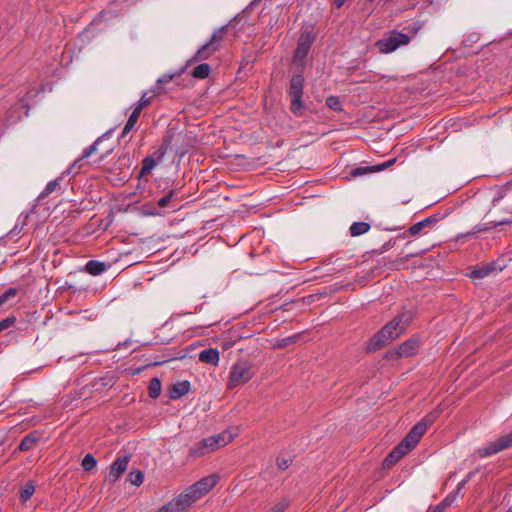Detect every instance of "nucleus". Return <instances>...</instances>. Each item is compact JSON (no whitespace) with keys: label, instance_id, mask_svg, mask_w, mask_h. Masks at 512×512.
<instances>
[{"label":"nucleus","instance_id":"obj_13","mask_svg":"<svg viewBox=\"0 0 512 512\" xmlns=\"http://www.w3.org/2000/svg\"><path fill=\"white\" fill-rule=\"evenodd\" d=\"M245 12L246 11H243L241 14H238L237 16H235V18L229 23V24H226V25H223L221 26L220 28H218L211 36L210 38V42L217 46V49L220 50L221 48V43L223 42L224 40V36L228 30V28L230 26L232 27H236L237 24L242 21V19L244 18V15H245Z\"/></svg>","mask_w":512,"mask_h":512},{"label":"nucleus","instance_id":"obj_59","mask_svg":"<svg viewBox=\"0 0 512 512\" xmlns=\"http://www.w3.org/2000/svg\"><path fill=\"white\" fill-rule=\"evenodd\" d=\"M346 0H333V3L338 7H342Z\"/></svg>","mask_w":512,"mask_h":512},{"label":"nucleus","instance_id":"obj_1","mask_svg":"<svg viewBox=\"0 0 512 512\" xmlns=\"http://www.w3.org/2000/svg\"><path fill=\"white\" fill-rule=\"evenodd\" d=\"M304 77L301 73L290 79V112L297 117H303L309 111L308 105L302 100Z\"/></svg>","mask_w":512,"mask_h":512},{"label":"nucleus","instance_id":"obj_2","mask_svg":"<svg viewBox=\"0 0 512 512\" xmlns=\"http://www.w3.org/2000/svg\"><path fill=\"white\" fill-rule=\"evenodd\" d=\"M314 41L315 35L311 31L304 30L301 33L294 56L290 60V63L293 64L297 69H304L305 59Z\"/></svg>","mask_w":512,"mask_h":512},{"label":"nucleus","instance_id":"obj_44","mask_svg":"<svg viewBox=\"0 0 512 512\" xmlns=\"http://www.w3.org/2000/svg\"><path fill=\"white\" fill-rule=\"evenodd\" d=\"M370 172H374L373 166L357 167L350 172V175L352 177H359Z\"/></svg>","mask_w":512,"mask_h":512},{"label":"nucleus","instance_id":"obj_56","mask_svg":"<svg viewBox=\"0 0 512 512\" xmlns=\"http://www.w3.org/2000/svg\"><path fill=\"white\" fill-rule=\"evenodd\" d=\"M406 260H407V257L402 258V259H399V260L392 261V262L389 264V267H390L391 269H398L399 265H400V264H403Z\"/></svg>","mask_w":512,"mask_h":512},{"label":"nucleus","instance_id":"obj_63","mask_svg":"<svg viewBox=\"0 0 512 512\" xmlns=\"http://www.w3.org/2000/svg\"><path fill=\"white\" fill-rule=\"evenodd\" d=\"M370 2H373L374 0H369Z\"/></svg>","mask_w":512,"mask_h":512},{"label":"nucleus","instance_id":"obj_4","mask_svg":"<svg viewBox=\"0 0 512 512\" xmlns=\"http://www.w3.org/2000/svg\"><path fill=\"white\" fill-rule=\"evenodd\" d=\"M413 318V313L409 310L403 311L395 316L381 329L387 333L390 339L394 340L398 338L410 324Z\"/></svg>","mask_w":512,"mask_h":512},{"label":"nucleus","instance_id":"obj_62","mask_svg":"<svg viewBox=\"0 0 512 512\" xmlns=\"http://www.w3.org/2000/svg\"><path fill=\"white\" fill-rule=\"evenodd\" d=\"M150 214H151V215H154V216H155V215H160V213H159L158 211H156V210L151 211V212H150Z\"/></svg>","mask_w":512,"mask_h":512},{"label":"nucleus","instance_id":"obj_57","mask_svg":"<svg viewBox=\"0 0 512 512\" xmlns=\"http://www.w3.org/2000/svg\"><path fill=\"white\" fill-rule=\"evenodd\" d=\"M172 78H173V75H163L162 77H160L157 80V84L161 85V84L168 83L172 80Z\"/></svg>","mask_w":512,"mask_h":512},{"label":"nucleus","instance_id":"obj_15","mask_svg":"<svg viewBox=\"0 0 512 512\" xmlns=\"http://www.w3.org/2000/svg\"><path fill=\"white\" fill-rule=\"evenodd\" d=\"M421 341L418 337H411L398 347V355L400 357H411L418 353Z\"/></svg>","mask_w":512,"mask_h":512},{"label":"nucleus","instance_id":"obj_29","mask_svg":"<svg viewBox=\"0 0 512 512\" xmlns=\"http://www.w3.org/2000/svg\"><path fill=\"white\" fill-rule=\"evenodd\" d=\"M162 390L161 380L158 377H153L148 384L149 397L156 399L160 396Z\"/></svg>","mask_w":512,"mask_h":512},{"label":"nucleus","instance_id":"obj_17","mask_svg":"<svg viewBox=\"0 0 512 512\" xmlns=\"http://www.w3.org/2000/svg\"><path fill=\"white\" fill-rule=\"evenodd\" d=\"M191 384L188 380L178 381L168 389V397L176 400L186 395L190 391Z\"/></svg>","mask_w":512,"mask_h":512},{"label":"nucleus","instance_id":"obj_34","mask_svg":"<svg viewBox=\"0 0 512 512\" xmlns=\"http://www.w3.org/2000/svg\"><path fill=\"white\" fill-rule=\"evenodd\" d=\"M158 163L156 162L154 156H146L143 160H142V165H141V170H140V176H145L147 174H149L153 169L154 167L157 165Z\"/></svg>","mask_w":512,"mask_h":512},{"label":"nucleus","instance_id":"obj_23","mask_svg":"<svg viewBox=\"0 0 512 512\" xmlns=\"http://www.w3.org/2000/svg\"><path fill=\"white\" fill-rule=\"evenodd\" d=\"M199 361L216 366L219 362V351L214 348L202 350L199 353Z\"/></svg>","mask_w":512,"mask_h":512},{"label":"nucleus","instance_id":"obj_24","mask_svg":"<svg viewBox=\"0 0 512 512\" xmlns=\"http://www.w3.org/2000/svg\"><path fill=\"white\" fill-rule=\"evenodd\" d=\"M407 453L402 449V446H396L384 459L383 467L390 468L395 465Z\"/></svg>","mask_w":512,"mask_h":512},{"label":"nucleus","instance_id":"obj_41","mask_svg":"<svg viewBox=\"0 0 512 512\" xmlns=\"http://www.w3.org/2000/svg\"><path fill=\"white\" fill-rule=\"evenodd\" d=\"M175 136H176V133L172 130H169L164 135L160 148L165 149V152H167V150L172 147V143H173Z\"/></svg>","mask_w":512,"mask_h":512},{"label":"nucleus","instance_id":"obj_43","mask_svg":"<svg viewBox=\"0 0 512 512\" xmlns=\"http://www.w3.org/2000/svg\"><path fill=\"white\" fill-rule=\"evenodd\" d=\"M477 471H478V470L476 469V470H474V471L469 472V473L466 475V477H465L462 481H460V482L458 483V485H457V487H456V490H455V491H453L452 493H454V494H455V496H456L458 493H460V492H461V490L465 487V485H466V484H467V483L472 479V477L477 473Z\"/></svg>","mask_w":512,"mask_h":512},{"label":"nucleus","instance_id":"obj_38","mask_svg":"<svg viewBox=\"0 0 512 512\" xmlns=\"http://www.w3.org/2000/svg\"><path fill=\"white\" fill-rule=\"evenodd\" d=\"M143 480H144V475L138 469L132 470L128 474V481L135 486H140L143 483Z\"/></svg>","mask_w":512,"mask_h":512},{"label":"nucleus","instance_id":"obj_36","mask_svg":"<svg viewBox=\"0 0 512 512\" xmlns=\"http://www.w3.org/2000/svg\"><path fill=\"white\" fill-rule=\"evenodd\" d=\"M101 140H102V137H99L96 141L93 142V144L86 147L83 150L82 156L77 161H75V163L71 166L70 169H73V167L77 164V162L90 157L94 152H96L97 146L101 142Z\"/></svg>","mask_w":512,"mask_h":512},{"label":"nucleus","instance_id":"obj_18","mask_svg":"<svg viewBox=\"0 0 512 512\" xmlns=\"http://www.w3.org/2000/svg\"><path fill=\"white\" fill-rule=\"evenodd\" d=\"M43 433L39 430H34L23 437L18 445L19 451H28L32 449L42 438Z\"/></svg>","mask_w":512,"mask_h":512},{"label":"nucleus","instance_id":"obj_55","mask_svg":"<svg viewBox=\"0 0 512 512\" xmlns=\"http://www.w3.org/2000/svg\"><path fill=\"white\" fill-rule=\"evenodd\" d=\"M63 289H66V290H70L72 292H81V291H84L85 289L84 288H81V289H78L77 287H75L74 285L66 282L63 286Z\"/></svg>","mask_w":512,"mask_h":512},{"label":"nucleus","instance_id":"obj_5","mask_svg":"<svg viewBox=\"0 0 512 512\" xmlns=\"http://www.w3.org/2000/svg\"><path fill=\"white\" fill-rule=\"evenodd\" d=\"M409 41V35L393 30L387 36L378 40L376 42V46L381 53H391L399 46L408 44Z\"/></svg>","mask_w":512,"mask_h":512},{"label":"nucleus","instance_id":"obj_8","mask_svg":"<svg viewBox=\"0 0 512 512\" xmlns=\"http://www.w3.org/2000/svg\"><path fill=\"white\" fill-rule=\"evenodd\" d=\"M130 461L129 455L119 456L117 457L112 464L110 465V471L108 474V481L111 484H115V482L121 477V475L126 471L128 467V463Z\"/></svg>","mask_w":512,"mask_h":512},{"label":"nucleus","instance_id":"obj_27","mask_svg":"<svg viewBox=\"0 0 512 512\" xmlns=\"http://www.w3.org/2000/svg\"><path fill=\"white\" fill-rule=\"evenodd\" d=\"M440 413V409H434L433 411L425 415L421 421L415 424V426H422V432L425 434L427 428L433 424V422L439 417Z\"/></svg>","mask_w":512,"mask_h":512},{"label":"nucleus","instance_id":"obj_11","mask_svg":"<svg viewBox=\"0 0 512 512\" xmlns=\"http://www.w3.org/2000/svg\"><path fill=\"white\" fill-rule=\"evenodd\" d=\"M423 435L424 433L422 432V426L414 425L409 433L405 436V438L398 444V446H402V449L406 453H409L416 447Z\"/></svg>","mask_w":512,"mask_h":512},{"label":"nucleus","instance_id":"obj_39","mask_svg":"<svg viewBox=\"0 0 512 512\" xmlns=\"http://www.w3.org/2000/svg\"><path fill=\"white\" fill-rule=\"evenodd\" d=\"M326 105L333 111H337V112L343 111L342 102L338 96L331 95V96L327 97Z\"/></svg>","mask_w":512,"mask_h":512},{"label":"nucleus","instance_id":"obj_31","mask_svg":"<svg viewBox=\"0 0 512 512\" xmlns=\"http://www.w3.org/2000/svg\"><path fill=\"white\" fill-rule=\"evenodd\" d=\"M210 72V65L208 63H201L192 70L191 75L197 79H206Z\"/></svg>","mask_w":512,"mask_h":512},{"label":"nucleus","instance_id":"obj_40","mask_svg":"<svg viewBox=\"0 0 512 512\" xmlns=\"http://www.w3.org/2000/svg\"><path fill=\"white\" fill-rule=\"evenodd\" d=\"M81 465L84 471H91L96 467L97 460L92 454L88 453L84 456Z\"/></svg>","mask_w":512,"mask_h":512},{"label":"nucleus","instance_id":"obj_50","mask_svg":"<svg viewBox=\"0 0 512 512\" xmlns=\"http://www.w3.org/2000/svg\"><path fill=\"white\" fill-rule=\"evenodd\" d=\"M395 162H396V159L394 158V159H390V160H388V161H386V162H383L382 164H379V165H377V166H373V168H374V172H375V171H383V170H385V169L389 168V167H390L391 165H393Z\"/></svg>","mask_w":512,"mask_h":512},{"label":"nucleus","instance_id":"obj_26","mask_svg":"<svg viewBox=\"0 0 512 512\" xmlns=\"http://www.w3.org/2000/svg\"><path fill=\"white\" fill-rule=\"evenodd\" d=\"M210 442L212 443V446L214 450L218 449L219 447H223L227 445L232 440V435L227 432L223 431L219 434L213 435L208 437Z\"/></svg>","mask_w":512,"mask_h":512},{"label":"nucleus","instance_id":"obj_3","mask_svg":"<svg viewBox=\"0 0 512 512\" xmlns=\"http://www.w3.org/2000/svg\"><path fill=\"white\" fill-rule=\"evenodd\" d=\"M254 376L252 364L248 361L235 363L230 371L228 388L232 389L238 385L247 383Z\"/></svg>","mask_w":512,"mask_h":512},{"label":"nucleus","instance_id":"obj_19","mask_svg":"<svg viewBox=\"0 0 512 512\" xmlns=\"http://www.w3.org/2000/svg\"><path fill=\"white\" fill-rule=\"evenodd\" d=\"M219 51L217 46L213 45L210 41L202 45L195 55L188 61V63L197 62L200 60H207L213 55L215 52Z\"/></svg>","mask_w":512,"mask_h":512},{"label":"nucleus","instance_id":"obj_61","mask_svg":"<svg viewBox=\"0 0 512 512\" xmlns=\"http://www.w3.org/2000/svg\"><path fill=\"white\" fill-rule=\"evenodd\" d=\"M289 340H290V343L291 342H296V336H290Z\"/></svg>","mask_w":512,"mask_h":512},{"label":"nucleus","instance_id":"obj_46","mask_svg":"<svg viewBox=\"0 0 512 512\" xmlns=\"http://www.w3.org/2000/svg\"><path fill=\"white\" fill-rule=\"evenodd\" d=\"M510 187H512V181L507 182L499 191L498 195L493 198V205H496L502 198H504L506 190Z\"/></svg>","mask_w":512,"mask_h":512},{"label":"nucleus","instance_id":"obj_6","mask_svg":"<svg viewBox=\"0 0 512 512\" xmlns=\"http://www.w3.org/2000/svg\"><path fill=\"white\" fill-rule=\"evenodd\" d=\"M510 447H512V431L479 448L477 452L480 457L484 458Z\"/></svg>","mask_w":512,"mask_h":512},{"label":"nucleus","instance_id":"obj_52","mask_svg":"<svg viewBox=\"0 0 512 512\" xmlns=\"http://www.w3.org/2000/svg\"><path fill=\"white\" fill-rule=\"evenodd\" d=\"M165 149H161L160 147L151 155L154 156L157 163L161 162L165 156Z\"/></svg>","mask_w":512,"mask_h":512},{"label":"nucleus","instance_id":"obj_54","mask_svg":"<svg viewBox=\"0 0 512 512\" xmlns=\"http://www.w3.org/2000/svg\"><path fill=\"white\" fill-rule=\"evenodd\" d=\"M277 464H278V467L281 469V470H286L288 469V460L285 459V458H280L278 457L277 458Z\"/></svg>","mask_w":512,"mask_h":512},{"label":"nucleus","instance_id":"obj_28","mask_svg":"<svg viewBox=\"0 0 512 512\" xmlns=\"http://www.w3.org/2000/svg\"><path fill=\"white\" fill-rule=\"evenodd\" d=\"M440 413V409H434L433 411L425 415L421 421L415 424V426H422V432L425 434L427 428L433 424V422L439 417Z\"/></svg>","mask_w":512,"mask_h":512},{"label":"nucleus","instance_id":"obj_30","mask_svg":"<svg viewBox=\"0 0 512 512\" xmlns=\"http://www.w3.org/2000/svg\"><path fill=\"white\" fill-rule=\"evenodd\" d=\"M35 492L34 482L29 480L25 483L23 487L20 488L19 498L22 503H25L28 499L32 497Z\"/></svg>","mask_w":512,"mask_h":512},{"label":"nucleus","instance_id":"obj_9","mask_svg":"<svg viewBox=\"0 0 512 512\" xmlns=\"http://www.w3.org/2000/svg\"><path fill=\"white\" fill-rule=\"evenodd\" d=\"M190 486L182 492L177 498L172 499L169 504H172L173 511L175 512H181L185 510L187 507H189L193 502L199 499V497L196 495V492L192 491L190 492Z\"/></svg>","mask_w":512,"mask_h":512},{"label":"nucleus","instance_id":"obj_48","mask_svg":"<svg viewBox=\"0 0 512 512\" xmlns=\"http://www.w3.org/2000/svg\"><path fill=\"white\" fill-rule=\"evenodd\" d=\"M151 99L152 97H146V94H144L141 99L138 101L137 105H136V109H139L140 112H142V110L149 106L151 104Z\"/></svg>","mask_w":512,"mask_h":512},{"label":"nucleus","instance_id":"obj_45","mask_svg":"<svg viewBox=\"0 0 512 512\" xmlns=\"http://www.w3.org/2000/svg\"><path fill=\"white\" fill-rule=\"evenodd\" d=\"M16 323L15 316H8L7 318L0 321V333Z\"/></svg>","mask_w":512,"mask_h":512},{"label":"nucleus","instance_id":"obj_32","mask_svg":"<svg viewBox=\"0 0 512 512\" xmlns=\"http://www.w3.org/2000/svg\"><path fill=\"white\" fill-rule=\"evenodd\" d=\"M141 112L139 109L134 108L132 113L130 114L128 121L126 122L123 131H122V137H124L126 134H128L136 125L138 118L140 116Z\"/></svg>","mask_w":512,"mask_h":512},{"label":"nucleus","instance_id":"obj_53","mask_svg":"<svg viewBox=\"0 0 512 512\" xmlns=\"http://www.w3.org/2000/svg\"><path fill=\"white\" fill-rule=\"evenodd\" d=\"M286 346H288V337L286 338H282L280 340H277L274 344H273V347L274 348H285Z\"/></svg>","mask_w":512,"mask_h":512},{"label":"nucleus","instance_id":"obj_12","mask_svg":"<svg viewBox=\"0 0 512 512\" xmlns=\"http://www.w3.org/2000/svg\"><path fill=\"white\" fill-rule=\"evenodd\" d=\"M439 215H431L426 217L425 219L413 224L409 229L408 233L410 236H417L421 233H426L429 229L435 227V225L439 222Z\"/></svg>","mask_w":512,"mask_h":512},{"label":"nucleus","instance_id":"obj_42","mask_svg":"<svg viewBox=\"0 0 512 512\" xmlns=\"http://www.w3.org/2000/svg\"><path fill=\"white\" fill-rule=\"evenodd\" d=\"M18 294V289L16 287L8 288L4 293L0 295V305H4L10 299L14 298Z\"/></svg>","mask_w":512,"mask_h":512},{"label":"nucleus","instance_id":"obj_58","mask_svg":"<svg viewBox=\"0 0 512 512\" xmlns=\"http://www.w3.org/2000/svg\"><path fill=\"white\" fill-rule=\"evenodd\" d=\"M173 505L172 504H169V502L165 505H163L162 507H160L157 511L155 512H175L173 511Z\"/></svg>","mask_w":512,"mask_h":512},{"label":"nucleus","instance_id":"obj_49","mask_svg":"<svg viewBox=\"0 0 512 512\" xmlns=\"http://www.w3.org/2000/svg\"><path fill=\"white\" fill-rule=\"evenodd\" d=\"M288 507V501L284 498L279 503H277L274 507H272L268 512H284Z\"/></svg>","mask_w":512,"mask_h":512},{"label":"nucleus","instance_id":"obj_21","mask_svg":"<svg viewBox=\"0 0 512 512\" xmlns=\"http://www.w3.org/2000/svg\"><path fill=\"white\" fill-rule=\"evenodd\" d=\"M212 451H214L212 443L210 442L209 438H205L190 448V455L192 457H201Z\"/></svg>","mask_w":512,"mask_h":512},{"label":"nucleus","instance_id":"obj_60","mask_svg":"<svg viewBox=\"0 0 512 512\" xmlns=\"http://www.w3.org/2000/svg\"><path fill=\"white\" fill-rule=\"evenodd\" d=\"M164 362H166V360H155L154 362L150 363L149 365L158 366V365L163 364Z\"/></svg>","mask_w":512,"mask_h":512},{"label":"nucleus","instance_id":"obj_20","mask_svg":"<svg viewBox=\"0 0 512 512\" xmlns=\"http://www.w3.org/2000/svg\"><path fill=\"white\" fill-rule=\"evenodd\" d=\"M111 264H107L98 260H89L84 267V271L93 276H99L107 271Z\"/></svg>","mask_w":512,"mask_h":512},{"label":"nucleus","instance_id":"obj_14","mask_svg":"<svg viewBox=\"0 0 512 512\" xmlns=\"http://www.w3.org/2000/svg\"><path fill=\"white\" fill-rule=\"evenodd\" d=\"M183 195L176 189L169 190L164 196L157 200V206L161 209L170 207L173 210H177L182 201Z\"/></svg>","mask_w":512,"mask_h":512},{"label":"nucleus","instance_id":"obj_10","mask_svg":"<svg viewBox=\"0 0 512 512\" xmlns=\"http://www.w3.org/2000/svg\"><path fill=\"white\" fill-rule=\"evenodd\" d=\"M190 486L182 492L177 498L172 499L169 504H172L173 511L175 512H181L185 510L187 507H189L193 502L199 499V497L196 495V492L192 491L190 492Z\"/></svg>","mask_w":512,"mask_h":512},{"label":"nucleus","instance_id":"obj_37","mask_svg":"<svg viewBox=\"0 0 512 512\" xmlns=\"http://www.w3.org/2000/svg\"><path fill=\"white\" fill-rule=\"evenodd\" d=\"M60 180L61 178H56L48 182L44 190L39 194L38 199L41 200L55 191L60 186Z\"/></svg>","mask_w":512,"mask_h":512},{"label":"nucleus","instance_id":"obj_16","mask_svg":"<svg viewBox=\"0 0 512 512\" xmlns=\"http://www.w3.org/2000/svg\"><path fill=\"white\" fill-rule=\"evenodd\" d=\"M392 339L387 336L382 329H380L369 341L367 345L368 352H376L386 346Z\"/></svg>","mask_w":512,"mask_h":512},{"label":"nucleus","instance_id":"obj_47","mask_svg":"<svg viewBox=\"0 0 512 512\" xmlns=\"http://www.w3.org/2000/svg\"><path fill=\"white\" fill-rule=\"evenodd\" d=\"M510 187H512V181L507 182L499 191L498 195L493 198V205H496L502 198H504L506 190Z\"/></svg>","mask_w":512,"mask_h":512},{"label":"nucleus","instance_id":"obj_25","mask_svg":"<svg viewBox=\"0 0 512 512\" xmlns=\"http://www.w3.org/2000/svg\"><path fill=\"white\" fill-rule=\"evenodd\" d=\"M511 223H512V220H510V219L501 220L499 222L479 223L473 227V230L471 232H469L468 235H474V234H477L480 232H486V231H489L498 226L511 224Z\"/></svg>","mask_w":512,"mask_h":512},{"label":"nucleus","instance_id":"obj_7","mask_svg":"<svg viewBox=\"0 0 512 512\" xmlns=\"http://www.w3.org/2000/svg\"><path fill=\"white\" fill-rule=\"evenodd\" d=\"M219 476L216 474L209 475L197 481L190 486V492H196L199 499L211 491L218 483Z\"/></svg>","mask_w":512,"mask_h":512},{"label":"nucleus","instance_id":"obj_33","mask_svg":"<svg viewBox=\"0 0 512 512\" xmlns=\"http://www.w3.org/2000/svg\"><path fill=\"white\" fill-rule=\"evenodd\" d=\"M455 500V494L449 493L439 504L430 507L429 512H444Z\"/></svg>","mask_w":512,"mask_h":512},{"label":"nucleus","instance_id":"obj_35","mask_svg":"<svg viewBox=\"0 0 512 512\" xmlns=\"http://www.w3.org/2000/svg\"><path fill=\"white\" fill-rule=\"evenodd\" d=\"M370 229V224L366 223V222H354L351 226H350V234L351 236H360L362 234H365L369 231Z\"/></svg>","mask_w":512,"mask_h":512},{"label":"nucleus","instance_id":"obj_22","mask_svg":"<svg viewBox=\"0 0 512 512\" xmlns=\"http://www.w3.org/2000/svg\"><path fill=\"white\" fill-rule=\"evenodd\" d=\"M497 270L496 263L491 262L483 265H477L472 270L470 277L474 279H483L490 275L493 271Z\"/></svg>","mask_w":512,"mask_h":512},{"label":"nucleus","instance_id":"obj_51","mask_svg":"<svg viewBox=\"0 0 512 512\" xmlns=\"http://www.w3.org/2000/svg\"><path fill=\"white\" fill-rule=\"evenodd\" d=\"M395 245V240L393 239H390L389 241L385 242L378 250V253L379 254H382L386 251H388L389 249H391L393 246Z\"/></svg>","mask_w":512,"mask_h":512}]
</instances>
